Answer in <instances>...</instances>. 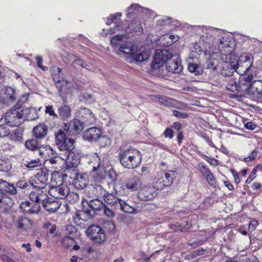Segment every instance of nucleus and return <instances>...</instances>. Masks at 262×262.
Wrapping results in <instances>:
<instances>
[{"label": "nucleus", "instance_id": "nucleus-1", "mask_svg": "<svg viewBox=\"0 0 262 262\" xmlns=\"http://www.w3.org/2000/svg\"><path fill=\"white\" fill-rule=\"evenodd\" d=\"M172 53L166 49L156 50L150 68L157 69L162 67L166 63V70L169 72L175 74L180 73L183 70V67L178 59H172Z\"/></svg>", "mask_w": 262, "mask_h": 262}, {"label": "nucleus", "instance_id": "nucleus-2", "mask_svg": "<svg viewBox=\"0 0 262 262\" xmlns=\"http://www.w3.org/2000/svg\"><path fill=\"white\" fill-rule=\"evenodd\" d=\"M253 75L252 73H245L240 75L238 82L235 79L230 78L226 86L228 93L230 98H233L238 96L239 93L241 95L248 94L252 85Z\"/></svg>", "mask_w": 262, "mask_h": 262}, {"label": "nucleus", "instance_id": "nucleus-3", "mask_svg": "<svg viewBox=\"0 0 262 262\" xmlns=\"http://www.w3.org/2000/svg\"><path fill=\"white\" fill-rule=\"evenodd\" d=\"M92 188L94 192H96L95 195L97 197L103 196L104 202L114 209H120L127 213H130L133 212V208L124 201L111 193L106 192V191L101 185H96L93 186Z\"/></svg>", "mask_w": 262, "mask_h": 262}, {"label": "nucleus", "instance_id": "nucleus-4", "mask_svg": "<svg viewBox=\"0 0 262 262\" xmlns=\"http://www.w3.org/2000/svg\"><path fill=\"white\" fill-rule=\"evenodd\" d=\"M118 159L121 165L126 168L134 169L141 163L142 155L140 152L132 146L121 147L118 152Z\"/></svg>", "mask_w": 262, "mask_h": 262}, {"label": "nucleus", "instance_id": "nucleus-5", "mask_svg": "<svg viewBox=\"0 0 262 262\" xmlns=\"http://www.w3.org/2000/svg\"><path fill=\"white\" fill-rule=\"evenodd\" d=\"M30 199L32 201H42V205L47 211L54 213L57 211L60 206V204L56 200L49 199L46 191L31 192L29 195Z\"/></svg>", "mask_w": 262, "mask_h": 262}, {"label": "nucleus", "instance_id": "nucleus-6", "mask_svg": "<svg viewBox=\"0 0 262 262\" xmlns=\"http://www.w3.org/2000/svg\"><path fill=\"white\" fill-rule=\"evenodd\" d=\"M177 173L174 170L162 171L157 173L153 185L157 190H161L171 185Z\"/></svg>", "mask_w": 262, "mask_h": 262}, {"label": "nucleus", "instance_id": "nucleus-7", "mask_svg": "<svg viewBox=\"0 0 262 262\" xmlns=\"http://www.w3.org/2000/svg\"><path fill=\"white\" fill-rule=\"evenodd\" d=\"M55 142L58 149L68 152L72 151L75 146V141L67 136L64 130H58L55 133Z\"/></svg>", "mask_w": 262, "mask_h": 262}, {"label": "nucleus", "instance_id": "nucleus-8", "mask_svg": "<svg viewBox=\"0 0 262 262\" xmlns=\"http://www.w3.org/2000/svg\"><path fill=\"white\" fill-rule=\"evenodd\" d=\"M49 171L47 169H42L38 171L33 177L31 178L32 187L36 190L32 192H38L39 190L43 191L48 184Z\"/></svg>", "mask_w": 262, "mask_h": 262}, {"label": "nucleus", "instance_id": "nucleus-9", "mask_svg": "<svg viewBox=\"0 0 262 262\" xmlns=\"http://www.w3.org/2000/svg\"><path fill=\"white\" fill-rule=\"evenodd\" d=\"M119 51L125 56L126 61L129 63L142 62L147 59V55L144 53H137L134 52V47L127 48L126 46L121 45L119 47Z\"/></svg>", "mask_w": 262, "mask_h": 262}, {"label": "nucleus", "instance_id": "nucleus-10", "mask_svg": "<svg viewBox=\"0 0 262 262\" xmlns=\"http://www.w3.org/2000/svg\"><path fill=\"white\" fill-rule=\"evenodd\" d=\"M252 65V62L247 54H242L238 58L236 64H231L233 67L235 72L239 75H243L245 73H251L250 69Z\"/></svg>", "mask_w": 262, "mask_h": 262}, {"label": "nucleus", "instance_id": "nucleus-11", "mask_svg": "<svg viewBox=\"0 0 262 262\" xmlns=\"http://www.w3.org/2000/svg\"><path fill=\"white\" fill-rule=\"evenodd\" d=\"M69 178L72 180V184L77 189H83L89 182V176L86 173L79 172L73 169L70 172Z\"/></svg>", "mask_w": 262, "mask_h": 262}, {"label": "nucleus", "instance_id": "nucleus-12", "mask_svg": "<svg viewBox=\"0 0 262 262\" xmlns=\"http://www.w3.org/2000/svg\"><path fill=\"white\" fill-rule=\"evenodd\" d=\"M150 97L151 99L158 102L160 104L168 107L182 109L185 107L184 103L165 96L157 95H150Z\"/></svg>", "mask_w": 262, "mask_h": 262}, {"label": "nucleus", "instance_id": "nucleus-13", "mask_svg": "<svg viewBox=\"0 0 262 262\" xmlns=\"http://www.w3.org/2000/svg\"><path fill=\"white\" fill-rule=\"evenodd\" d=\"M88 235L95 243H103L106 239L105 234L103 230L98 225L91 226L86 230Z\"/></svg>", "mask_w": 262, "mask_h": 262}, {"label": "nucleus", "instance_id": "nucleus-14", "mask_svg": "<svg viewBox=\"0 0 262 262\" xmlns=\"http://www.w3.org/2000/svg\"><path fill=\"white\" fill-rule=\"evenodd\" d=\"M84 127V124L82 121L75 119L69 123H64L63 130L69 135H77L83 130Z\"/></svg>", "mask_w": 262, "mask_h": 262}, {"label": "nucleus", "instance_id": "nucleus-15", "mask_svg": "<svg viewBox=\"0 0 262 262\" xmlns=\"http://www.w3.org/2000/svg\"><path fill=\"white\" fill-rule=\"evenodd\" d=\"M82 205V210L75 212V214L73 216V221L74 223L78 225H80L81 224L80 222L81 221L86 222L94 216V213L91 212V210L88 208V207L85 205Z\"/></svg>", "mask_w": 262, "mask_h": 262}, {"label": "nucleus", "instance_id": "nucleus-16", "mask_svg": "<svg viewBox=\"0 0 262 262\" xmlns=\"http://www.w3.org/2000/svg\"><path fill=\"white\" fill-rule=\"evenodd\" d=\"M48 192L55 199H63L66 198L70 193L68 187L63 184L51 187Z\"/></svg>", "mask_w": 262, "mask_h": 262}, {"label": "nucleus", "instance_id": "nucleus-17", "mask_svg": "<svg viewBox=\"0 0 262 262\" xmlns=\"http://www.w3.org/2000/svg\"><path fill=\"white\" fill-rule=\"evenodd\" d=\"M235 46V40L228 35H225L220 39L219 48L222 54L232 52L233 51Z\"/></svg>", "mask_w": 262, "mask_h": 262}, {"label": "nucleus", "instance_id": "nucleus-18", "mask_svg": "<svg viewBox=\"0 0 262 262\" xmlns=\"http://www.w3.org/2000/svg\"><path fill=\"white\" fill-rule=\"evenodd\" d=\"M156 189L152 187L147 186L142 188L138 192L137 196L139 199L142 201L152 200L157 195Z\"/></svg>", "mask_w": 262, "mask_h": 262}, {"label": "nucleus", "instance_id": "nucleus-19", "mask_svg": "<svg viewBox=\"0 0 262 262\" xmlns=\"http://www.w3.org/2000/svg\"><path fill=\"white\" fill-rule=\"evenodd\" d=\"M68 152L66 160V171L70 173L72 171V168H75L79 164L80 159L78 155L74 153L72 151Z\"/></svg>", "mask_w": 262, "mask_h": 262}, {"label": "nucleus", "instance_id": "nucleus-20", "mask_svg": "<svg viewBox=\"0 0 262 262\" xmlns=\"http://www.w3.org/2000/svg\"><path fill=\"white\" fill-rule=\"evenodd\" d=\"M102 131L97 127H91L86 130L83 135V138L88 141H97L101 137Z\"/></svg>", "mask_w": 262, "mask_h": 262}, {"label": "nucleus", "instance_id": "nucleus-21", "mask_svg": "<svg viewBox=\"0 0 262 262\" xmlns=\"http://www.w3.org/2000/svg\"><path fill=\"white\" fill-rule=\"evenodd\" d=\"M24 116H2L0 122L11 127L19 126L22 122Z\"/></svg>", "mask_w": 262, "mask_h": 262}, {"label": "nucleus", "instance_id": "nucleus-22", "mask_svg": "<svg viewBox=\"0 0 262 262\" xmlns=\"http://www.w3.org/2000/svg\"><path fill=\"white\" fill-rule=\"evenodd\" d=\"M126 32L134 33L136 35L142 34L143 31L142 22L139 19H134L128 25L126 29Z\"/></svg>", "mask_w": 262, "mask_h": 262}, {"label": "nucleus", "instance_id": "nucleus-23", "mask_svg": "<svg viewBox=\"0 0 262 262\" xmlns=\"http://www.w3.org/2000/svg\"><path fill=\"white\" fill-rule=\"evenodd\" d=\"M82 205H85L88 207V208L91 210V212L94 213L95 215L97 211L101 210L104 204L98 199H93L90 201L83 199L82 201Z\"/></svg>", "mask_w": 262, "mask_h": 262}, {"label": "nucleus", "instance_id": "nucleus-24", "mask_svg": "<svg viewBox=\"0 0 262 262\" xmlns=\"http://www.w3.org/2000/svg\"><path fill=\"white\" fill-rule=\"evenodd\" d=\"M248 94L257 99H262V80L253 81Z\"/></svg>", "mask_w": 262, "mask_h": 262}, {"label": "nucleus", "instance_id": "nucleus-25", "mask_svg": "<svg viewBox=\"0 0 262 262\" xmlns=\"http://www.w3.org/2000/svg\"><path fill=\"white\" fill-rule=\"evenodd\" d=\"M23 165L28 170H38L41 166V161L39 158H27L23 160Z\"/></svg>", "mask_w": 262, "mask_h": 262}, {"label": "nucleus", "instance_id": "nucleus-26", "mask_svg": "<svg viewBox=\"0 0 262 262\" xmlns=\"http://www.w3.org/2000/svg\"><path fill=\"white\" fill-rule=\"evenodd\" d=\"M32 222L28 217L25 216L19 217L14 221L15 226L18 229L26 230L31 228Z\"/></svg>", "mask_w": 262, "mask_h": 262}, {"label": "nucleus", "instance_id": "nucleus-27", "mask_svg": "<svg viewBox=\"0 0 262 262\" xmlns=\"http://www.w3.org/2000/svg\"><path fill=\"white\" fill-rule=\"evenodd\" d=\"M126 17L128 18H132L134 14H139L140 12L146 13L148 11V9L140 6L139 4H132L128 8Z\"/></svg>", "mask_w": 262, "mask_h": 262}, {"label": "nucleus", "instance_id": "nucleus-28", "mask_svg": "<svg viewBox=\"0 0 262 262\" xmlns=\"http://www.w3.org/2000/svg\"><path fill=\"white\" fill-rule=\"evenodd\" d=\"M0 191L8 195L16 193V188L12 184L0 179Z\"/></svg>", "mask_w": 262, "mask_h": 262}, {"label": "nucleus", "instance_id": "nucleus-29", "mask_svg": "<svg viewBox=\"0 0 262 262\" xmlns=\"http://www.w3.org/2000/svg\"><path fill=\"white\" fill-rule=\"evenodd\" d=\"M47 126L43 124H39L33 128V133L36 139H42L47 135Z\"/></svg>", "mask_w": 262, "mask_h": 262}, {"label": "nucleus", "instance_id": "nucleus-30", "mask_svg": "<svg viewBox=\"0 0 262 262\" xmlns=\"http://www.w3.org/2000/svg\"><path fill=\"white\" fill-rule=\"evenodd\" d=\"M43 149H45L47 154H51V156H53L49 159H47L46 160L47 162H49L51 165H53L58 164L61 160L59 156H56V151L50 146L47 145L43 147Z\"/></svg>", "mask_w": 262, "mask_h": 262}, {"label": "nucleus", "instance_id": "nucleus-31", "mask_svg": "<svg viewBox=\"0 0 262 262\" xmlns=\"http://www.w3.org/2000/svg\"><path fill=\"white\" fill-rule=\"evenodd\" d=\"M4 102L8 103L14 102L16 99V94L14 89L11 87L5 89L3 96Z\"/></svg>", "mask_w": 262, "mask_h": 262}, {"label": "nucleus", "instance_id": "nucleus-32", "mask_svg": "<svg viewBox=\"0 0 262 262\" xmlns=\"http://www.w3.org/2000/svg\"><path fill=\"white\" fill-rule=\"evenodd\" d=\"M141 182L137 177H133L125 183V186L131 191H136L140 187Z\"/></svg>", "mask_w": 262, "mask_h": 262}, {"label": "nucleus", "instance_id": "nucleus-33", "mask_svg": "<svg viewBox=\"0 0 262 262\" xmlns=\"http://www.w3.org/2000/svg\"><path fill=\"white\" fill-rule=\"evenodd\" d=\"M206 253H207V250L201 248L186 254L184 258L187 260H191L198 257L199 256L204 255Z\"/></svg>", "mask_w": 262, "mask_h": 262}, {"label": "nucleus", "instance_id": "nucleus-34", "mask_svg": "<svg viewBox=\"0 0 262 262\" xmlns=\"http://www.w3.org/2000/svg\"><path fill=\"white\" fill-rule=\"evenodd\" d=\"M61 71L62 69L60 68H54L52 70L51 75L54 81L56 83H63L64 81Z\"/></svg>", "mask_w": 262, "mask_h": 262}, {"label": "nucleus", "instance_id": "nucleus-35", "mask_svg": "<svg viewBox=\"0 0 262 262\" xmlns=\"http://www.w3.org/2000/svg\"><path fill=\"white\" fill-rule=\"evenodd\" d=\"M23 103L19 101L10 110L9 112H7L6 115L9 113L11 115H25L24 113V108L23 106ZM26 115V114H25Z\"/></svg>", "mask_w": 262, "mask_h": 262}, {"label": "nucleus", "instance_id": "nucleus-36", "mask_svg": "<svg viewBox=\"0 0 262 262\" xmlns=\"http://www.w3.org/2000/svg\"><path fill=\"white\" fill-rule=\"evenodd\" d=\"M9 135L11 140L16 142H20L23 140V130L18 128L11 134H10Z\"/></svg>", "mask_w": 262, "mask_h": 262}, {"label": "nucleus", "instance_id": "nucleus-37", "mask_svg": "<svg viewBox=\"0 0 262 262\" xmlns=\"http://www.w3.org/2000/svg\"><path fill=\"white\" fill-rule=\"evenodd\" d=\"M162 40H169V43H163V46L165 47H169L173 45L174 42L179 39L178 36H174L171 34H165L162 36Z\"/></svg>", "mask_w": 262, "mask_h": 262}, {"label": "nucleus", "instance_id": "nucleus-38", "mask_svg": "<svg viewBox=\"0 0 262 262\" xmlns=\"http://www.w3.org/2000/svg\"><path fill=\"white\" fill-rule=\"evenodd\" d=\"M25 146L27 148L31 150H35L39 148V144L36 139L28 140L25 142Z\"/></svg>", "mask_w": 262, "mask_h": 262}, {"label": "nucleus", "instance_id": "nucleus-39", "mask_svg": "<svg viewBox=\"0 0 262 262\" xmlns=\"http://www.w3.org/2000/svg\"><path fill=\"white\" fill-rule=\"evenodd\" d=\"M16 185L18 188L29 189L30 187H32L31 185V179L29 181L26 179L20 180L16 183Z\"/></svg>", "mask_w": 262, "mask_h": 262}, {"label": "nucleus", "instance_id": "nucleus-40", "mask_svg": "<svg viewBox=\"0 0 262 262\" xmlns=\"http://www.w3.org/2000/svg\"><path fill=\"white\" fill-rule=\"evenodd\" d=\"M11 168V164L10 161L0 159V171L7 172Z\"/></svg>", "mask_w": 262, "mask_h": 262}, {"label": "nucleus", "instance_id": "nucleus-41", "mask_svg": "<svg viewBox=\"0 0 262 262\" xmlns=\"http://www.w3.org/2000/svg\"><path fill=\"white\" fill-rule=\"evenodd\" d=\"M61 243L64 247L69 248L73 246L75 242L73 238L70 236H64L61 239Z\"/></svg>", "mask_w": 262, "mask_h": 262}, {"label": "nucleus", "instance_id": "nucleus-42", "mask_svg": "<svg viewBox=\"0 0 262 262\" xmlns=\"http://www.w3.org/2000/svg\"><path fill=\"white\" fill-rule=\"evenodd\" d=\"M235 72L233 67L231 64H228L226 67H224L221 71V74L225 76H231Z\"/></svg>", "mask_w": 262, "mask_h": 262}, {"label": "nucleus", "instance_id": "nucleus-43", "mask_svg": "<svg viewBox=\"0 0 262 262\" xmlns=\"http://www.w3.org/2000/svg\"><path fill=\"white\" fill-rule=\"evenodd\" d=\"M258 151L256 149H254L249 154L248 156L243 159V161L249 162L254 161L258 156Z\"/></svg>", "mask_w": 262, "mask_h": 262}, {"label": "nucleus", "instance_id": "nucleus-44", "mask_svg": "<svg viewBox=\"0 0 262 262\" xmlns=\"http://www.w3.org/2000/svg\"><path fill=\"white\" fill-rule=\"evenodd\" d=\"M200 66L196 63H189L188 65V71L191 73H194L195 75L200 74Z\"/></svg>", "mask_w": 262, "mask_h": 262}, {"label": "nucleus", "instance_id": "nucleus-45", "mask_svg": "<svg viewBox=\"0 0 262 262\" xmlns=\"http://www.w3.org/2000/svg\"><path fill=\"white\" fill-rule=\"evenodd\" d=\"M103 214L108 218H112L115 216V212L113 209L109 208L108 206L104 204L101 209Z\"/></svg>", "mask_w": 262, "mask_h": 262}, {"label": "nucleus", "instance_id": "nucleus-46", "mask_svg": "<svg viewBox=\"0 0 262 262\" xmlns=\"http://www.w3.org/2000/svg\"><path fill=\"white\" fill-rule=\"evenodd\" d=\"M94 162H95L96 163V164H94L92 165V171L94 172L97 170V169L99 167L100 165V159L97 155L93 156L92 158V160H91V162H89V163L90 164H91V163H93Z\"/></svg>", "mask_w": 262, "mask_h": 262}, {"label": "nucleus", "instance_id": "nucleus-47", "mask_svg": "<svg viewBox=\"0 0 262 262\" xmlns=\"http://www.w3.org/2000/svg\"><path fill=\"white\" fill-rule=\"evenodd\" d=\"M35 202V204L31 203V205L30 206V211L29 214H34L37 213L39 211L40 209V203L41 201H33Z\"/></svg>", "mask_w": 262, "mask_h": 262}, {"label": "nucleus", "instance_id": "nucleus-48", "mask_svg": "<svg viewBox=\"0 0 262 262\" xmlns=\"http://www.w3.org/2000/svg\"><path fill=\"white\" fill-rule=\"evenodd\" d=\"M123 39V35L118 34L113 36L111 40V44L113 47H118L119 45V41H121Z\"/></svg>", "mask_w": 262, "mask_h": 262}, {"label": "nucleus", "instance_id": "nucleus-49", "mask_svg": "<svg viewBox=\"0 0 262 262\" xmlns=\"http://www.w3.org/2000/svg\"><path fill=\"white\" fill-rule=\"evenodd\" d=\"M225 54L226 55H228L227 58L229 60V64H236V62L239 57L233 53V51L231 53H225Z\"/></svg>", "mask_w": 262, "mask_h": 262}, {"label": "nucleus", "instance_id": "nucleus-50", "mask_svg": "<svg viewBox=\"0 0 262 262\" xmlns=\"http://www.w3.org/2000/svg\"><path fill=\"white\" fill-rule=\"evenodd\" d=\"M122 15L121 13L117 12L115 14H110L107 19L106 25H111L112 23H113L115 20L118 17H120Z\"/></svg>", "mask_w": 262, "mask_h": 262}, {"label": "nucleus", "instance_id": "nucleus-51", "mask_svg": "<svg viewBox=\"0 0 262 262\" xmlns=\"http://www.w3.org/2000/svg\"><path fill=\"white\" fill-rule=\"evenodd\" d=\"M10 201V198L0 191V207L8 204Z\"/></svg>", "mask_w": 262, "mask_h": 262}, {"label": "nucleus", "instance_id": "nucleus-52", "mask_svg": "<svg viewBox=\"0 0 262 262\" xmlns=\"http://www.w3.org/2000/svg\"><path fill=\"white\" fill-rule=\"evenodd\" d=\"M4 125V123L0 125V138L6 137L10 133L9 129Z\"/></svg>", "mask_w": 262, "mask_h": 262}, {"label": "nucleus", "instance_id": "nucleus-53", "mask_svg": "<svg viewBox=\"0 0 262 262\" xmlns=\"http://www.w3.org/2000/svg\"><path fill=\"white\" fill-rule=\"evenodd\" d=\"M31 205V203L29 201H26L21 203L20 208L23 212L29 213Z\"/></svg>", "mask_w": 262, "mask_h": 262}, {"label": "nucleus", "instance_id": "nucleus-54", "mask_svg": "<svg viewBox=\"0 0 262 262\" xmlns=\"http://www.w3.org/2000/svg\"><path fill=\"white\" fill-rule=\"evenodd\" d=\"M206 180L208 183L210 185L212 186H215L216 185V181L214 177L213 174L211 172L210 173L208 174L205 176Z\"/></svg>", "mask_w": 262, "mask_h": 262}, {"label": "nucleus", "instance_id": "nucleus-55", "mask_svg": "<svg viewBox=\"0 0 262 262\" xmlns=\"http://www.w3.org/2000/svg\"><path fill=\"white\" fill-rule=\"evenodd\" d=\"M71 109L70 107L67 105L61 106L59 108V115H70Z\"/></svg>", "mask_w": 262, "mask_h": 262}, {"label": "nucleus", "instance_id": "nucleus-56", "mask_svg": "<svg viewBox=\"0 0 262 262\" xmlns=\"http://www.w3.org/2000/svg\"><path fill=\"white\" fill-rule=\"evenodd\" d=\"M99 139L100 140L101 146L104 147L110 144V139L106 136H102L101 135V137Z\"/></svg>", "mask_w": 262, "mask_h": 262}, {"label": "nucleus", "instance_id": "nucleus-57", "mask_svg": "<svg viewBox=\"0 0 262 262\" xmlns=\"http://www.w3.org/2000/svg\"><path fill=\"white\" fill-rule=\"evenodd\" d=\"M35 60L37 66L43 71H46L48 70V67L42 65L43 61L42 58L41 56H37L35 57Z\"/></svg>", "mask_w": 262, "mask_h": 262}, {"label": "nucleus", "instance_id": "nucleus-58", "mask_svg": "<svg viewBox=\"0 0 262 262\" xmlns=\"http://www.w3.org/2000/svg\"><path fill=\"white\" fill-rule=\"evenodd\" d=\"M200 171L204 176L205 177L208 174L210 173L211 172V171L209 169V168L207 167V165H206L204 164H202L200 166Z\"/></svg>", "mask_w": 262, "mask_h": 262}, {"label": "nucleus", "instance_id": "nucleus-59", "mask_svg": "<svg viewBox=\"0 0 262 262\" xmlns=\"http://www.w3.org/2000/svg\"><path fill=\"white\" fill-rule=\"evenodd\" d=\"M258 223L256 220H253L249 222V225H248L249 231L250 232H253V231H254L255 230V229L257 227V226H258Z\"/></svg>", "mask_w": 262, "mask_h": 262}, {"label": "nucleus", "instance_id": "nucleus-60", "mask_svg": "<svg viewBox=\"0 0 262 262\" xmlns=\"http://www.w3.org/2000/svg\"><path fill=\"white\" fill-rule=\"evenodd\" d=\"M205 64H206V66L207 69H216L215 67L214 66V59H213L211 57V56H210V57L208 58Z\"/></svg>", "mask_w": 262, "mask_h": 262}, {"label": "nucleus", "instance_id": "nucleus-61", "mask_svg": "<svg viewBox=\"0 0 262 262\" xmlns=\"http://www.w3.org/2000/svg\"><path fill=\"white\" fill-rule=\"evenodd\" d=\"M165 138L172 139L173 137V131L170 128H167L163 133Z\"/></svg>", "mask_w": 262, "mask_h": 262}, {"label": "nucleus", "instance_id": "nucleus-62", "mask_svg": "<svg viewBox=\"0 0 262 262\" xmlns=\"http://www.w3.org/2000/svg\"><path fill=\"white\" fill-rule=\"evenodd\" d=\"M256 171H257L256 169H253L252 170L251 173L246 181V183H250V182L256 178Z\"/></svg>", "mask_w": 262, "mask_h": 262}, {"label": "nucleus", "instance_id": "nucleus-63", "mask_svg": "<svg viewBox=\"0 0 262 262\" xmlns=\"http://www.w3.org/2000/svg\"><path fill=\"white\" fill-rule=\"evenodd\" d=\"M74 62L80 66H81L82 68H85L87 69L86 67V66H88V65L82 59L79 58H76L74 60Z\"/></svg>", "mask_w": 262, "mask_h": 262}, {"label": "nucleus", "instance_id": "nucleus-64", "mask_svg": "<svg viewBox=\"0 0 262 262\" xmlns=\"http://www.w3.org/2000/svg\"><path fill=\"white\" fill-rule=\"evenodd\" d=\"M1 258L3 262H16L12 258L6 254L2 255L1 256Z\"/></svg>", "mask_w": 262, "mask_h": 262}]
</instances>
